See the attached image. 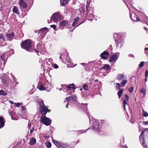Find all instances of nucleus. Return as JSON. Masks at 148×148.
Here are the masks:
<instances>
[{
	"mask_svg": "<svg viewBox=\"0 0 148 148\" xmlns=\"http://www.w3.org/2000/svg\"><path fill=\"white\" fill-rule=\"evenodd\" d=\"M114 38L117 37L116 39H115L116 44L117 48H121L124 45L125 40L123 38L120 36L118 34L114 33Z\"/></svg>",
	"mask_w": 148,
	"mask_h": 148,
	"instance_id": "nucleus-1",
	"label": "nucleus"
},
{
	"mask_svg": "<svg viewBox=\"0 0 148 148\" xmlns=\"http://www.w3.org/2000/svg\"><path fill=\"white\" fill-rule=\"evenodd\" d=\"M32 42L29 40H26L21 44V47L25 50L29 51L32 46Z\"/></svg>",
	"mask_w": 148,
	"mask_h": 148,
	"instance_id": "nucleus-2",
	"label": "nucleus"
},
{
	"mask_svg": "<svg viewBox=\"0 0 148 148\" xmlns=\"http://www.w3.org/2000/svg\"><path fill=\"white\" fill-rule=\"evenodd\" d=\"M88 117L89 120H90V123H92V129L97 128V130L98 131H99V130H100L101 128V126L99 125L98 121L93 119H92L91 120H90V118L89 116H88Z\"/></svg>",
	"mask_w": 148,
	"mask_h": 148,
	"instance_id": "nucleus-3",
	"label": "nucleus"
},
{
	"mask_svg": "<svg viewBox=\"0 0 148 148\" xmlns=\"http://www.w3.org/2000/svg\"><path fill=\"white\" fill-rule=\"evenodd\" d=\"M40 111L43 115H45L48 111H49L48 110L47 107L44 105L43 101H41L39 104Z\"/></svg>",
	"mask_w": 148,
	"mask_h": 148,
	"instance_id": "nucleus-4",
	"label": "nucleus"
},
{
	"mask_svg": "<svg viewBox=\"0 0 148 148\" xmlns=\"http://www.w3.org/2000/svg\"><path fill=\"white\" fill-rule=\"evenodd\" d=\"M40 121L42 123L47 126L49 125L51 122V120L49 118L44 116L41 117Z\"/></svg>",
	"mask_w": 148,
	"mask_h": 148,
	"instance_id": "nucleus-5",
	"label": "nucleus"
},
{
	"mask_svg": "<svg viewBox=\"0 0 148 148\" xmlns=\"http://www.w3.org/2000/svg\"><path fill=\"white\" fill-rule=\"evenodd\" d=\"M61 18V16L60 13L59 12H56L53 14L51 17V20L56 23Z\"/></svg>",
	"mask_w": 148,
	"mask_h": 148,
	"instance_id": "nucleus-6",
	"label": "nucleus"
},
{
	"mask_svg": "<svg viewBox=\"0 0 148 148\" xmlns=\"http://www.w3.org/2000/svg\"><path fill=\"white\" fill-rule=\"evenodd\" d=\"M130 15L132 20L133 21H138L140 20L138 16L134 13H130Z\"/></svg>",
	"mask_w": 148,
	"mask_h": 148,
	"instance_id": "nucleus-7",
	"label": "nucleus"
},
{
	"mask_svg": "<svg viewBox=\"0 0 148 148\" xmlns=\"http://www.w3.org/2000/svg\"><path fill=\"white\" fill-rule=\"evenodd\" d=\"M119 56L116 54L112 55L109 61L110 62H115L118 59Z\"/></svg>",
	"mask_w": 148,
	"mask_h": 148,
	"instance_id": "nucleus-8",
	"label": "nucleus"
},
{
	"mask_svg": "<svg viewBox=\"0 0 148 148\" xmlns=\"http://www.w3.org/2000/svg\"><path fill=\"white\" fill-rule=\"evenodd\" d=\"M18 4L20 5V8L22 11V8H26L27 6L26 3L23 0H19L18 1Z\"/></svg>",
	"mask_w": 148,
	"mask_h": 148,
	"instance_id": "nucleus-9",
	"label": "nucleus"
},
{
	"mask_svg": "<svg viewBox=\"0 0 148 148\" xmlns=\"http://www.w3.org/2000/svg\"><path fill=\"white\" fill-rule=\"evenodd\" d=\"M127 79V77L124 74H119L116 77V79L119 81H121L124 79Z\"/></svg>",
	"mask_w": 148,
	"mask_h": 148,
	"instance_id": "nucleus-10",
	"label": "nucleus"
},
{
	"mask_svg": "<svg viewBox=\"0 0 148 148\" xmlns=\"http://www.w3.org/2000/svg\"><path fill=\"white\" fill-rule=\"evenodd\" d=\"M44 86H45L46 89H47V91L48 92L50 91V89L51 86V84L50 82H49L48 81H47V82H46L44 84Z\"/></svg>",
	"mask_w": 148,
	"mask_h": 148,
	"instance_id": "nucleus-11",
	"label": "nucleus"
},
{
	"mask_svg": "<svg viewBox=\"0 0 148 148\" xmlns=\"http://www.w3.org/2000/svg\"><path fill=\"white\" fill-rule=\"evenodd\" d=\"M109 53L105 51L102 53L100 55L101 57L104 59H106L109 55Z\"/></svg>",
	"mask_w": 148,
	"mask_h": 148,
	"instance_id": "nucleus-12",
	"label": "nucleus"
},
{
	"mask_svg": "<svg viewBox=\"0 0 148 148\" xmlns=\"http://www.w3.org/2000/svg\"><path fill=\"white\" fill-rule=\"evenodd\" d=\"M58 25L60 26L64 27L65 26H68L69 24L68 21H64L60 22Z\"/></svg>",
	"mask_w": 148,
	"mask_h": 148,
	"instance_id": "nucleus-13",
	"label": "nucleus"
},
{
	"mask_svg": "<svg viewBox=\"0 0 148 148\" xmlns=\"http://www.w3.org/2000/svg\"><path fill=\"white\" fill-rule=\"evenodd\" d=\"M52 142L58 147H60L61 146V143L60 142L56 141L54 139H52Z\"/></svg>",
	"mask_w": 148,
	"mask_h": 148,
	"instance_id": "nucleus-14",
	"label": "nucleus"
},
{
	"mask_svg": "<svg viewBox=\"0 0 148 148\" xmlns=\"http://www.w3.org/2000/svg\"><path fill=\"white\" fill-rule=\"evenodd\" d=\"M47 32H48L47 28L45 27L40 29L39 31V33H43V34H45Z\"/></svg>",
	"mask_w": 148,
	"mask_h": 148,
	"instance_id": "nucleus-15",
	"label": "nucleus"
},
{
	"mask_svg": "<svg viewBox=\"0 0 148 148\" xmlns=\"http://www.w3.org/2000/svg\"><path fill=\"white\" fill-rule=\"evenodd\" d=\"M140 143L143 148H148V146L145 143L144 138H143V140L141 141V142H140Z\"/></svg>",
	"mask_w": 148,
	"mask_h": 148,
	"instance_id": "nucleus-16",
	"label": "nucleus"
},
{
	"mask_svg": "<svg viewBox=\"0 0 148 148\" xmlns=\"http://www.w3.org/2000/svg\"><path fill=\"white\" fill-rule=\"evenodd\" d=\"M110 69V66L108 64H105L102 67L101 70L104 69L106 71H108Z\"/></svg>",
	"mask_w": 148,
	"mask_h": 148,
	"instance_id": "nucleus-17",
	"label": "nucleus"
},
{
	"mask_svg": "<svg viewBox=\"0 0 148 148\" xmlns=\"http://www.w3.org/2000/svg\"><path fill=\"white\" fill-rule=\"evenodd\" d=\"M5 35L7 38L10 39V40H10L11 38L14 36L13 32H12L10 34H6Z\"/></svg>",
	"mask_w": 148,
	"mask_h": 148,
	"instance_id": "nucleus-18",
	"label": "nucleus"
},
{
	"mask_svg": "<svg viewBox=\"0 0 148 148\" xmlns=\"http://www.w3.org/2000/svg\"><path fill=\"white\" fill-rule=\"evenodd\" d=\"M70 59L69 58V56L67 54V57L66 58L65 60L64 59H62L61 60V61L63 62V63H66V62H70L71 60H70Z\"/></svg>",
	"mask_w": 148,
	"mask_h": 148,
	"instance_id": "nucleus-19",
	"label": "nucleus"
},
{
	"mask_svg": "<svg viewBox=\"0 0 148 148\" xmlns=\"http://www.w3.org/2000/svg\"><path fill=\"white\" fill-rule=\"evenodd\" d=\"M4 125L3 119L2 117H0V128L2 127Z\"/></svg>",
	"mask_w": 148,
	"mask_h": 148,
	"instance_id": "nucleus-20",
	"label": "nucleus"
},
{
	"mask_svg": "<svg viewBox=\"0 0 148 148\" xmlns=\"http://www.w3.org/2000/svg\"><path fill=\"white\" fill-rule=\"evenodd\" d=\"M13 12L18 15L19 14V12L16 6H14L13 10Z\"/></svg>",
	"mask_w": 148,
	"mask_h": 148,
	"instance_id": "nucleus-21",
	"label": "nucleus"
},
{
	"mask_svg": "<svg viewBox=\"0 0 148 148\" xmlns=\"http://www.w3.org/2000/svg\"><path fill=\"white\" fill-rule=\"evenodd\" d=\"M66 87L69 88H71L74 90L75 89V86L74 84H69L68 85L66 86Z\"/></svg>",
	"mask_w": 148,
	"mask_h": 148,
	"instance_id": "nucleus-22",
	"label": "nucleus"
},
{
	"mask_svg": "<svg viewBox=\"0 0 148 148\" xmlns=\"http://www.w3.org/2000/svg\"><path fill=\"white\" fill-rule=\"evenodd\" d=\"M79 18L78 17H76L74 19V21L72 24L73 26H74L78 22V21L79 20Z\"/></svg>",
	"mask_w": 148,
	"mask_h": 148,
	"instance_id": "nucleus-23",
	"label": "nucleus"
},
{
	"mask_svg": "<svg viewBox=\"0 0 148 148\" xmlns=\"http://www.w3.org/2000/svg\"><path fill=\"white\" fill-rule=\"evenodd\" d=\"M36 142V139L34 138H32L31 139L29 144L31 145H34L35 144Z\"/></svg>",
	"mask_w": 148,
	"mask_h": 148,
	"instance_id": "nucleus-24",
	"label": "nucleus"
},
{
	"mask_svg": "<svg viewBox=\"0 0 148 148\" xmlns=\"http://www.w3.org/2000/svg\"><path fill=\"white\" fill-rule=\"evenodd\" d=\"M140 92L143 93L144 96H145L146 95V89L144 88H142L140 90Z\"/></svg>",
	"mask_w": 148,
	"mask_h": 148,
	"instance_id": "nucleus-25",
	"label": "nucleus"
},
{
	"mask_svg": "<svg viewBox=\"0 0 148 148\" xmlns=\"http://www.w3.org/2000/svg\"><path fill=\"white\" fill-rule=\"evenodd\" d=\"M60 1L62 5L64 6L67 3L69 2V0H60Z\"/></svg>",
	"mask_w": 148,
	"mask_h": 148,
	"instance_id": "nucleus-26",
	"label": "nucleus"
},
{
	"mask_svg": "<svg viewBox=\"0 0 148 148\" xmlns=\"http://www.w3.org/2000/svg\"><path fill=\"white\" fill-rule=\"evenodd\" d=\"M127 79H124L123 80L121 83V86L123 87L125 86L126 84L127 83Z\"/></svg>",
	"mask_w": 148,
	"mask_h": 148,
	"instance_id": "nucleus-27",
	"label": "nucleus"
},
{
	"mask_svg": "<svg viewBox=\"0 0 148 148\" xmlns=\"http://www.w3.org/2000/svg\"><path fill=\"white\" fill-rule=\"evenodd\" d=\"M38 89L40 90H45L46 89L45 86L43 85H40L38 88Z\"/></svg>",
	"mask_w": 148,
	"mask_h": 148,
	"instance_id": "nucleus-28",
	"label": "nucleus"
},
{
	"mask_svg": "<svg viewBox=\"0 0 148 148\" xmlns=\"http://www.w3.org/2000/svg\"><path fill=\"white\" fill-rule=\"evenodd\" d=\"M123 92V89H121L118 92V95L119 99H120L122 95V94Z\"/></svg>",
	"mask_w": 148,
	"mask_h": 148,
	"instance_id": "nucleus-29",
	"label": "nucleus"
},
{
	"mask_svg": "<svg viewBox=\"0 0 148 148\" xmlns=\"http://www.w3.org/2000/svg\"><path fill=\"white\" fill-rule=\"evenodd\" d=\"M45 144L46 147L48 148H50L51 147V143L49 142H46L45 143Z\"/></svg>",
	"mask_w": 148,
	"mask_h": 148,
	"instance_id": "nucleus-30",
	"label": "nucleus"
},
{
	"mask_svg": "<svg viewBox=\"0 0 148 148\" xmlns=\"http://www.w3.org/2000/svg\"><path fill=\"white\" fill-rule=\"evenodd\" d=\"M67 146L66 143L62 142L60 147H62L63 148H66L67 147Z\"/></svg>",
	"mask_w": 148,
	"mask_h": 148,
	"instance_id": "nucleus-31",
	"label": "nucleus"
},
{
	"mask_svg": "<svg viewBox=\"0 0 148 148\" xmlns=\"http://www.w3.org/2000/svg\"><path fill=\"white\" fill-rule=\"evenodd\" d=\"M127 105V102L125 99H124L123 102V106L124 107V110H126V105Z\"/></svg>",
	"mask_w": 148,
	"mask_h": 148,
	"instance_id": "nucleus-32",
	"label": "nucleus"
},
{
	"mask_svg": "<svg viewBox=\"0 0 148 148\" xmlns=\"http://www.w3.org/2000/svg\"><path fill=\"white\" fill-rule=\"evenodd\" d=\"M115 87L117 90H119L120 88L121 85L119 83H117L116 84Z\"/></svg>",
	"mask_w": 148,
	"mask_h": 148,
	"instance_id": "nucleus-33",
	"label": "nucleus"
},
{
	"mask_svg": "<svg viewBox=\"0 0 148 148\" xmlns=\"http://www.w3.org/2000/svg\"><path fill=\"white\" fill-rule=\"evenodd\" d=\"M144 132V131H143V132L141 133L140 136V142H141V141L143 140V138H144L143 136V135Z\"/></svg>",
	"mask_w": 148,
	"mask_h": 148,
	"instance_id": "nucleus-34",
	"label": "nucleus"
},
{
	"mask_svg": "<svg viewBox=\"0 0 148 148\" xmlns=\"http://www.w3.org/2000/svg\"><path fill=\"white\" fill-rule=\"evenodd\" d=\"M142 111L143 112V115L144 117H147L148 116V113L145 111L143 109H142Z\"/></svg>",
	"mask_w": 148,
	"mask_h": 148,
	"instance_id": "nucleus-35",
	"label": "nucleus"
},
{
	"mask_svg": "<svg viewBox=\"0 0 148 148\" xmlns=\"http://www.w3.org/2000/svg\"><path fill=\"white\" fill-rule=\"evenodd\" d=\"M67 57V55L66 56H63V55H61L60 56V57L59 58L60 59V60L61 61V60L62 59H64L65 60L66 59Z\"/></svg>",
	"mask_w": 148,
	"mask_h": 148,
	"instance_id": "nucleus-36",
	"label": "nucleus"
},
{
	"mask_svg": "<svg viewBox=\"0 0 148 148\" xmlns=\"http://www.w3.org/2000/svg\"><path fill=\"white\" fill-rule=\"evenodd\" d=\"M79 11L81 13H84L85 11V8L83 7L80 8L79 9Z\"/></svg>",
	"mask_w": 148,
	"mask_h": 148,
	"instance_id": "nucleus-37",
	"label": "nucleus"
},
{
	"mask_svg": "<svg viewBox=\"0 0 148 148\" xmlns=\"http://www.w3.org/2000/svg\"><path fill=\"white\" fill-rule=\"evenodd\" d=\"M6 93L3 90H1L0 91V95H3L5 96L6 95Z\"/></svg>",
	"mask_w": 148,
	"mask_h": 148,
	"instance_id": "nucleus-38",
	"label": "nucleus"
},
{
	"mask_svg": "<svg viewBox=\"0 0 148 148\" xmlns=\"http://www.w3.org/2000/svg\"><path fill=\"white\" fill-rule=\"evenodd\" d=\"M134 88V87L133 86H132L130 88L128 89V90L131 93L133 91Z\"/></svg>",
	"mask_w": 148,
	"mask_h": 148,
	"instance_id": "nucleus-39",
	"label": "nucleus"
},
{
	"mask_svg": "<svg viewBox=\"0 0 148 148\" xmlns=\"http://www.w3.org/2000/svg\"><path fill=\"white\" fill-rule=\"evenodd\" d=\"M145 62H140L139 65V67L140 68H142L144 65Z\"/></svg>",
	"mask_w": 148,
	"mask_h": 148,
	"instance_id": "nucleus-40",
	"label": "nucleus"
},
{
	"mask_svg": "<svg viewBox=\"0 0 148 148\" xmlns=\"http://www.w3.org/2000/svg\"><path fill=\"white\" fill-rule=\"evenodd\" d=\"M69 99H71V101H75L76 100V98L74 96H73L70 97Z\"/></svg>",
	"mask_w": 148,
	"mask_h": 148,
	"instance_id": "nucleus-41",
	"label": "nucleus"
},
{
	"mask_svg": "<svg viewBox=\"0 0 148 148\" xmlns=\"http://www.w3.org/2000/svg\"><path fill=\"white\" fill-rule=\"evenodd\" d=\"M88 85L86 84L84 85L83 86V88L85 90H88Z\"/></svg>",
	"mask_w": 148,
	"mask_h": 148,
	"instance_id": "nucleus-42",
	"label": "nucleus"
},
{
	"mask_svg": "<svg viewBox=\"0 0 148 148\" xmlns=\"http://www.w3.org/2000/svg\"><path fill=\"white\" fill-rule=\"evenodd\" d=\"M21 104V103H14V105H15V106L17 107H18Z\"/></svg>",
	"mask_w": 148,
	"mask_h": 148,
	"instance_id": "nucleus-43",
	"label": "nucleus"
},
{
	"mask_svg": "<svg viewBox=\"0 0 148 148\" xmlns=\"http://www.w3.org/2000/svg\"><path fill=\"white\" fill-rule=\"evenodd\" d=\"M70 98V97H68V98H66L65 99V102H68L69 101H71V99H69Z\"/></svg>",
	"mask_w": 148,
	"mask_h": 148,
	"instance_id": "nucleus-44",
	"label": "nucleus"
},
{
	"mask_svg": "<svg viewBox=\"0 0 148 148\" xmlns=\"http://www.w3.org/2000/svg\"><path fill=\"white\" fill-rule=\"evenodd\" d=\"M50 27H51L54 30H55L56 27V25H51Z\"/></svg>",
	"mask_w": 148,
	"mask_h": 148,
	"instance_id": "nucleus-45",
	"label": "nucleus"
},
{
	"mask_svg": "<svg viewBox=\"0 0 148 148\" xmlns=\"http://www.w3.org/2000/svg\"><path fill=\"white\" fill-rule=\"evenodd\" d=\"M53 66L55 69H57L58 68V66L56 64H53Z\"/></svg>",
	"mask_w": 148,
	"mask_h": 148,
	"instance_id": "nucleus-46",
	"label": "nucleus"
},
{
	"mask_svg": "<svg viewBox=\"0 0 148 148\" xmlns=\"http://www.w3.org/2000/svg\"><path fill=\"white\" fill-rule=\"evenodd\" d=\"M125 98L126 99L127 101H128L129 99V96L127 94L125 95Z\"/></svg>",
	"mask_w": 148,
	"mask_h": 148,
	"instance_id": "nucleus-47",
	"label": "nucleus"
},
{
	"mask_svg": "<svg viewBox=\"0 0 148 148\" xmlns=\"http://www.w3.org/2000/svg\"><path fill=\"white\" fill-rule=\"evenodd\" d=\"M145 77L147 78L148 76V71L146 70L145 72Z\"/></svg>",
	"mask_w": 148,
	"mask_h": 148,
	"instance_id": "nucleus-48",
	"label": "nucleus"
},
{
	"mask_svg": "<svg viewBox=\"0 0 148 148\" xmlns=\"http://www.w3.org/2000/svg\"><path fill=\"white\" fill-rule=\"evenodd\" d=\"M22 110L23 111H26V108L25 107V106H22Z\"/></svg>",
	"mask_w": 148,
	"mask_h": 148,
	"instance_id": "nucleus-49",
	"label": "nucleus"
},
{
	"mask_svg": "<svg viewBox=\"0 0 148 148\" xmlns=\"http://www.w3.org/2000/svg\"><path fill=\"white\" fill-rule=\"evenodd\" d=\"M83 105L84 107V110H87V105L86 104H83Z\"/></svg>",
	"mask_w": 148,
	"mask_h": 148,
	"instance_id": "nucleus-50",
	"label": "nucleus"
},
{
	"mask_svg": "<svg viewBox=\"0 0 148 148\" xmlns=\"http://www.w3.org/2000/svg\"><path fill=\"white\" fill-rule=\"evenodd\" d=\"M143 123L145 125H148V121L143 122Z\"/></svg>",
	"mask_w": 148,
	"mask_h": 148,
	"instance_id": "nucleus-51",
	"label": "nucleus"
},
{
	"mask_svg": "<svg viewBox=\"0 0 148 148\" xmlns=\"http://www.w3.org/2000/svg\"><path fill=\"white\" fill-rule=\"evenodd\" d=\"M89 4L87 3L86 5V10L88 11V8L89 7Z\"/></svg>",
	"mask_w": 148,
	"mask_h": 148,
	"instance_id": "nucleus-52",
	"label": "nucleus"
},
{
	"mask_svg": "<svg viewBox=\"0 0 148 148\" xmlns=\"http://www.w3.org/2000/svg\"><path fill=\"white\" fill-rule=\"evenodd\" d=\"M3 35L1 34H0V39H2L3 38Z\"/></svg>",
	"mask_w": 148,
	"mask_h": 148,
	"instance_id": "nucleus-53",
	"label": "nucleus"
},
{
	"mask_svg": "<svg viewBox=\"0 0 148 148\" xmlns=\"http://www.w3.org/2000/svg\"><path fill=\"white\" fill-rule=\"evenodd\" d=\"M9 102L11 104H14L15 103H14V102L12 101L11 100H10L9 101Z\"/></svg>",
	"mask_w": 148,
	"mask_h": 148,
	"instance_id": "nucleus-54",
	"label": "nucleus"
},
{
	"mask_svg": "<svg viewBox=\"0 0 148 148\" xmlns=\"http://www.w3.org/2000/svg\"><path fill=\"white\" fill-rule=\"evenodd\" d=\"M34 129L33 128L32 129H31L30 130V132L31 133L33 132Z\"/></svg>",
	"mask_w": 148,
	"mask_h": 148,
	"instance_id": "nucleus-55",
	"label": "nucleus"
},
{
	"mask_svg": "<svg viewBox=\"0 0 148 148\" xmlns=\"http://www.w3.org/2000/svg\"><path fill=\"white\" fill-rule=\"evenodd\" d=\"M129 56L130 57H134V56L132 54H130L129 55Z\"/></svg>",
	"mask_w": 148,
	"mask_h": 148,
	"instance_id": "nucleus-56",
	"label": "nucleus"
},
{
	"mask_svg": "<svg viewBox=\"0 0 148 148\" xmlns=\"http://www.w3.org/2000/svg\"><path fill=\"white\" fill-rule=\"evenodd\" d=\"M86 130H84V131H80V132H81V134L83 133L84 132H86Z\"/></svg>",
	"mask_w": 148,
	"mask_h": 148,
	"instance_id": "nucleus-57",
	"label": "nucleus"
},
{
	"mask_svg": "<svg viewBox=\"0 0 148 148\" xmlns=\"http://www.w3.org/2000/svg\"><path fill=\"white\" fill-rule=\"evenodd\" d=\"M67 66L68 67H73L74 66H69V64H68L67 65Z\"/></svg>",
	"mask_w": 148,
	"mask_h": 148,
	"instance_id": "nucleus-58",
	"label": "nucleus"
},
{
	"mask_svg": "<svg viewBox=\"0 0 148 148\" xmlns=\"http://www.w3.org/2000/svg\"><path fill=\"white\" fill-rule=\"evenodd\" d=\"M48 60H49V62H51V61H53V60L51 59H48Z\"/></svg>",
	"mask_w": 148,
	"mask_h": 148,
	"instance_id": "nucleus-59",
	"label": "nucleus"
},
{
	"mask_svg": "<svg viewBox=\"0 0 148 148\" xmlns=\"http://www.w3.org/2000/svg\"><path fill=\"white\" fill-rule=\"evenodd\" d=\"M81 64H82L83 66H84L85 64L84 63H81Z\"/></svg>",
	"mask_w": 148,
	"mask_h": 148,
	"instance_id": "nucleus-60",
	"label": "nucleus"
},
{
	"mask_svg": "<svg viewBox=\"0 0 148 148\" xmlns=\"http://www.w3.org/2000/svg\"><path fill=\"white\" fill-rule=\"evenodd\" d=\"M145 50H148V47L145 48Z\"/></svg>",
	"mask_w": 148,
	"mask_h": 148,
	"instance_id": "nucleus-61",
	"label": "nucleus"
},
{
	"mask_svg": "<svg viewBox=\"0 0 148 148\" xmlns=\"http://www.w3.org/2000/svg\"><path fill=\"white\" fill-rule=\"evenodd\" d=\"M2 10V8L1 6H0V12Z\"/></svg>",
	"mask_w": 148,
	"mask_h": 148,
	"instance_id": "nucleus-62",
	"label": "nucleus"
},
{
	"mask_svg": "<svg viewBox=\"0 0 148 148\" xmlns=\"http://www.w3.org/2000/svg\"><path fill=\"white\" fill-rule=\"evenodd\" d=\"M68 105H69V103H68L66 104V108H68Z\"/></svg>",
	"mask_w": 148,
	"mask_h": 148,
	"instance_id": "nucleus-63",
	"label": "nucleus"
},
{
	"mask_svg": "<svg viewBox=\"0 0 148 148\" xmlns=\"http://www.w3.org/2000/svg\"><path fill=\"white\" fill-rule=\"evenodd\" d=\"M145 82H147V78H145Z\"/></svg>",
	"mask_w": 148,
	"mask_h": 148,
	"instance_id": "nucleus-64",
	"label": "nucleus"
}]
</instances>
